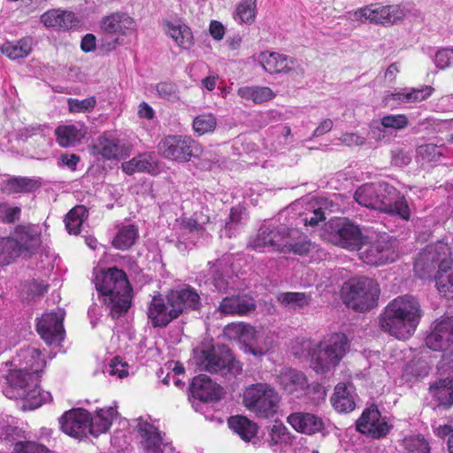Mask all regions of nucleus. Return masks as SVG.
Here are the masks:
<instances>
[{
	"label": "nucleus",
	"instance_id": "nucleus-1",
	"mask_svg": "<svg viewBox=\"0 0 453 453\" xmlns=\"http://www.w3.org/2000/svg\"><path fill=\"white\" fill-rule=\"evenodd\" d=\"M95 288L113 319L126 315L132 305L133 288L126 272L117 266L94 269Z\"/></svg>",
	"mask_w": 453,
	"mask_h": 453
},
{
	"label": "nucleus",
	"instance_id": "nucleus-2",
	"mask_svg": "<svg viewBox=\"0 0 453 453\" xmlns=\"http://www.w3.org/2000/svg\"><path fill=\"white\" fill-rule=\"evenodd\" d=\"M422 317L418 300L412 296L393 299L379 317L382 331L399 340L410 338L416 331Z\"/></svg>",
	"mask_w": 453,
	"mask_h": 453
},
{
	"label": "nucleus",
	"instance_id": "nucleus-3",
	"mask_svg": "<svg viewBox=\"0 0 453 453\" xmlns=\"http://www.w3.org/2000/svg\"><path fill=\"white\" fill-rule=\"evenodd\" d=\"M349 341L343 333H334L320 341L312 350L311 367L319 374L336 367L345 357Z\"/></svg>",
	"mask_w": 453,
	"mask_h": 453
},
{
	"label": "nucleus",
	"instance_id": "nucleus-4",
	"mask_svg": "<svg viewBox=\"0 0 453 453\" xmlns=\"http://www.w3.org/2000/svg\"><path fill=\"white\" fill-rule=\"evenodd\" d=\"M280 396L267 383H256L247 387L242 395V404L258 418H271L279 410Z\"/></svg>",
	"mask_w": 453,
	"mask_h": 453
},
{
	"label": "nucleus",
	"instance_id": "nucleus-5",
	"mask_svg": "<svg viewBox=\"0 0 453 453\" xmlns=\"http://www.w3.org/2000/svg\"><path fill=\"white\" fill-rule=\"evenodd\" d=\"M380 294L379 284L372 279L359 277L349 280L342 288V299L350 309L370 311L377 305Z\"/></svg>",
	"mask_w": 453,
	"mask_h": 453
},
{
	"label": "nucleus",
	"instance_id": "nucleus-6",
	"mask_svg": "<svg viewBox=\"0 0 453 453\" xmlns=\"http://www.w3.org/2000/svg\"><path fill=\"white\" fill-rule=\"evenodd\" d=\"M324 236L334 245L349 250L359 249L365 240L359 226L346 218L333 219L326 223Z\"/></svg>",
	"mask_w": 453,
	"mask_h": 453
},
{
	"label": "nucleus",
	"instance_id": "nucleus-7",
	"mask_svg": "<svg viewBox=\"0 0 453 453\" xmlns=\"http://www.w3.org/2000/svg\"><path fill=\"white\" fill-rule=\"evenodd\" d=\"M160 155L168 160L186 163L198 157L203 150L199 142L191 136L170 134L164 137L157 145Z\"/></svg>",
	"mask_w": 453,
	"mask_h": 453
},
{
	"label": "nucleus",
	"instance_id": "nucleus-8",
	"mask_svg": "<svg viewBox=\"0 0 453 453\" xmlns=\"http://www.w3.org/2000/svg\"><path fill=\"white\" fill-rule=\"evenodd\" d=\"M197 365L201 371L210 373L222 372L236 376L242 371V365L228 349L222 354L217 353L214 348L203 349L197 357Z\"/></svg>",
	"mask_w": 453,
	"mask_h": 453
},
{
	"label": "nucleus",
	"instance_id": "nucleus-9",
	"mask_svg": "<svg viewBox=\"0 0 453 453\" xmlns=\"http://www.w3.org/2000/svg\"><path fill=\"white\" fill-rule=\"evenodd\" d=\"M6 380L12 388L19 391V396L23 398L30 408L35 409L42 404L38 376L24 369H19L11 371L6 376Z\"/></svg>",
	"mask_w": 453,
	"mask_h": 453
},
{
	"label": "nucleus",
	"instance_id": "nucleus-10",
	"mask_svg": "<svg viewBox=\"0 0 453 453\" xmlns=\"http://www.w3.org/2000/svg\"><path fill=\"white\" fill-rule=\"evenodd\" d=\"M376 210L396 216L405 221L411 219V210L403 195L387 182H379Z\"/></svg>",
	"mask_w": 453,
	"mask_h": 453
},
{
	"label": "nucleus",
	"instance_id": "nucleus-11",
	"mask_svg": "<svg viewBox=\"0 0 453 453\" xmlns=\"http://www.w3.org/2000/svg\"><path fill=\"white\" fill-rule=\"evenodd\" d=\"M405 12L398 4L381 5L371 4L354 12V18L357 21L369 22L380 25H393L402 20Z\"/></svg>",
	"mask_w": 453,
	"mask_h": 453
},
{
	"label": "nucleus",
	"instance_id": "nucleus-12",
	"mask_svg": "<svg viewBox=\"0 0 453 453\" xmlns=\"http://www.w3.org/2000/svg\"><path fill=\"white\" fill-rule=\"evenodd\" d=\"M4 242L12 263L16 257H30L35 253L41 244V238L29 227L19 226L12 237L4 238Z\"/></svg>",
	"mask_w": 453,
	"mask_h": 453
},
{
	"label": "nucleus",
	"instance_id": "nucleus-13",
	"mask_svg": "<svg viewBox=\"0 0 453 453\" xmlns=\"http://www.w3.org/2000/svg\"><path fill=\"white\" fill-rule=\"evenodd\" d=\"M91 149L95 155H99L105 160L119 161L130 156L132 145L111 132H104L96 137Z\"/></svg>",
	"mask_w": 453,
	"mask_h": 453
},
{
	"label": "nucleus",
	"instance_id": "nucleus-14",
	"mask_svg": "<svg viewBox=\"0 0 453 453\" xmlns=\"http://www.w3.org/2000/svg\"><path fill=\"white\" fill-rule=\"evenodd\" d=\"M166 296L170 306L173 307L178 318L185 312L199 311L202 307L200 295L189 285H185L181 288L170 289Z\"/></svg>",
	"mask_w": 453,
	"mask_h": 453
},
{
	"label": "nucleus",
	"instance_id": "nucleus-15",
	"mask_svg": "<svg viewBox=\"0 0 453 453\" xmlns=\"http://www.w3.org/2000/svg\"><path fill=\"white\" fill-rule=\"evenodd\" d=\"M356 428L358 432L372 439H380L389 433L390 426L381 417L376 406L365 409L357 420Z\"/></svg>",
	"mask_w": 453,
	"mask_h": 453
},
{
	"label": "nucleus",
	"instance_id": "nucleus-16",
	"mask_svg": "<svg viewBox=\"0 0 453 453\" xmlns=\"http://www.w3.org/2000/svg\"><path fill=\"white\" fill-rule=\"evenodd\" d=\"M425 342L434 351L445 352L453 348V317H441L435 321Z\"/></svg>",
	"mask_w": 453,
	"mask_h": 453
},
{
	"label": "nucleus",
	"instance_id": "nucleus-17",
	"mask_svg": "<svg viewBox=\"0 0 453 453\" xmlns=\"http://www.w3.org/2000/svg\"><path fill=\"white\" fill-rule=\"evenodd\" d=\"M360 259L370 265L380 266L395 261V251L391 245L383 238H379L373 242L357 249Z\"/></svg>",
	"mask_w": 453,
	"mask_h": 453
},
{
	"label": "nucleus",
	"instance_id": "nucleus-18",
	"mask_svg": "<svg viewBox=\"0 0 453 453\" xmlns=\"http://www.w3.org/2000/svg\"><path fill=\"white\" fill-rule=\"evenodd\" d=\"M89 411L83 408H73L65 411L59 418L60 429L65 434L82 438L88 434Z\"/></svg>",
	"mask_w": 453,
	"mask_h": 453
},
{
	"label": "nucleus",
	"instance_id": "nucleus-19",
	"mask_svg": "<svg viewBox=\"0 0 453 453\" xmlns=\"http://www.w3.org/2000/svg\"><path fill=\"white\" fill-rule=\"evenodd\" d=\"M147 317L154 328H165L178 319L168 303L167 296H163L160 294L153 296L148 303Z\"/></svg>",
	"mask_w": 453,
	"mask_h": 453
},
{
	"label": "nucleus",
	"instance_id": "nucleus-20",
	"mask_svg": "<svg viewBox=\"0 0 453 453\" xmlns=\"http://www.w3.org/2000/svg\"><path fill=\"white\" fill-rule=\"evenodd\" d=\"M191 395L201 402H218L224 395L223 388L205 374L194 377L189 384Z\"/></svg>",
	"mask_w": 453,
	"mask_h": 453
},
{
	"label": "nucleus",
	"instance_id": "nucleus-21",
	"mask_svg": "<svg viewBox=\"0 0 453 453\" xmlns=\"http://www.w3.org/2000/svg\"><path fill=\"white\" fill-rule=\"evenodd\" d=\"M99 27L105 34L125 36L136 30V21L126 12H116L104 16Z\"/></svg>",
	"mask_w": 453,
	"mask_h": 453
},
{
	"label": "nucleus",
	"instance_id": "nucleus-22",
	"mask_svg": "<svg viewBox=\"0 0 453 453\" xmlns=\"http://www.w3.org/2000/svg\"><path fill=\"white\" fill-rule=\"evenodd\" d=\"M287 422L296 432L308 435L322 433L326 428L323 418L311 412H293L287 417Z\"/></svg>",
	"mask_w": 453,
	"mask_h": 453
},
{
	"label": "nucleus",
	"instance_id": "nucleus-23",
	"mask_svg": "<svg viewBox=\"0 0 453 453\" xmlns=\"http://www.w3.org/2000/svg\"><path fill=\"white\" fill-rule=\"evenodd\" d=\"M63 316L56 312L45 313L38 320L36 330L46 343L51 344L63 339Z\"/></svg>",
	"mask_w": 453,
	"mask_h": 453
},
{
	"label": "nucleus",
	"instance_id": "nucleus-24",
	"mask_svg": "<svg viewBox=\"0 0 453 453\" xmlns=\"http://www.w3.org/2000/svg\"><path fill=\"white\" fill-rule=\"evenodd\" d=\"M279 383L288 395L300 398L309 388L306 375L296 369L285 368L279 375Z\"/></svg>",
	"mask_w": 453,
	"mask_h": 453
},
{
	"label": "nucleus",
	"instance_id": "nucleus-25",
	"mask_svg": "<svg viewBox=\"0 0 453 453\" xmlns=\"http://www.w3.org/2000/svg\"><path fill=\"white\" fill-rule=\"evenodd\" d=\"M437 265V272H449L453 265V248L444 240L431 242L422 249Z\"/></svg>",
	"mask_w": 453,
	"mask_h": 453
},
{
	"label": "nucleus",
	"instance_id": "nucleus-26",
	"mask_svg": "<svg viewBox=\"0 0 453 453\" xmlns=\"http://www.w3.org/2000/svg\"><path fill=\"white\" fill-rule=\"evenodd\" d=\"M259 63L266 73L277 74L292 72L296 64V60L287 55L265 51L259 55Z\"/></svg>",
	"mask_w": 453,
	"mask_h": 453
},
{
	"label": "nucleus",
	"instance_id": "nucleus-27",
	"mask_svg": "<svg viewBox=\"0 0 453 453\" xmlns=\"http://www.w3.org/2000/svg\"><path fill=\"white\" fill-rule=\"evenodd\" d=\"M40 20L46 27L67 31L80 23L75 14L68 11L50 10L41 15Z\"/></svg>",
	"mask_w": 453,
	"mask_h": 453
},
{
	"label": "nucleus",
	"instance_id": "nucleus-28",
	"mask_svg": "<svg viewBox=\"0 0 453 453\" xmlns=\"http://www.w3.org/2000/svg\"><path fill=\"white\" fill-rule=\"evenodd\" d=\"M54 133L58 144L68 148L80 143L87 135L88 129L84 124H71L58 126Z\"/></svg>",
	"mask_w": 453,
	"mask_h": 453
},
{
	"label": "nucleus",
	"instance_id": "nucleus-29",
	"mask_svg": "<svg viewBox=\"0 0 453 453\" xmlns=\"http://www.w3.org/2000/svg\"><path fill=\"white\" fill-rule=\"evenodd\" d=\"M255 309L251 298L239 295L223 298L219 305V311L225 315L243 316Z\"/></svg>",
	"mask_w": 453,
	"mask_h": 453
},
{
	"label": "nucleus",
	"instance_id": "nucleus-30",
	"mask_svg": "<svg viewBox=\"0 0 453 453\" xmlns=\"http://www.w3.org/2000/svg\"><path fill=\"white\" fill-rule=\"evenodd\" d=\"M117 411L112 407L99 409L94 416L89 413L88 434L97 437L106 433L111 426Z\"/></svg>",
	"mask_w": 453,
	"mask_h": 453
},
{
	"label": "nucleus",
	"instance_id": "nucleus-31",
	"mask_svg": "<svg viewBox=\"0 0 453 453\" xmlns=\"http://www.w3.org/2000/svg\"><path fill=\"white\" fill-rule=\"evenodd\" d=\"M227 425L245 441H250L254 438L258 430L257 423L243 415L231 416L227 420Z\"/></svg>",
	"mask_w": 453,
	"mask_h": 453
},
{
	"label": "nucleus",
	"instance_id": "nucleus-32",
	"mask_svg": "<svg viewBox=\"0 0 453 453\" xmlns=\"http://www.w3.org/2000/svg\"><path fill=\"white\" fill-rule=\"evenodd\" d=\"M330 401L334 410L341 413L351 412L356 407L354 398L345 383L335 386Z\"/></svg>",
	"mask_w": 453,
	"mask_h": 453
},
{
	"label": "nucleus",
	"instance_id": "nucleus-33",
	"mask_svg": "<svg viewBox=\"0 0 453 453\" xmlns=\"http://www.w3.org/2000/svg\"><path fill=\"white\" fill-rule=\"evenodd\" d=\"M137 430L142 438V444L147 451L157 452L160 449L162 437L158 429L147 421L139 422Z\"/></svg>",
	"mask_w": 453,
	"mask_h": 453
},
{
	"label": "nucleus",
	"instance_id": "nucleus-34",
	"mask_svg": "<svg viewBox=\"0 0 453 453\" xmlns=\"http://www.w3.org/2000/svg\"><path fill=\"white\" fill-rule=\"evenodd\" d=\"M153 158L151 153H140L132 159L123 162L121 169L127 175H133L135 173H150L154 170Z\"/></svg>",
	"mask_w": 453,
	"mask_h": 453
},
{
	"label": "nucleus",
	"instance_id": "nucleus-35",
	"mask_svg": "<svg viewBox=\"0 0 453 453\" xmlns=\"http://www.w3.org/2000/svg\"><path fill=\"white\" fill-rule=\"evenodd\" d=\"M139 236L138 226L134 224L125 225L119 228L111 241V245L119 250H127Z\"/></svg>",
	"mask_w": 453,
	"mask_h": 453
},
{
	"label": "nucleus",
	"instance_id": "nucleus-36",
	"mask_svg": "<svg viewBox=\"0 0 453 453\" xmlns=\"http://www.w3.org/2000/svg\"><path fill=\"white\" fill-rule=\"evenodd\" d=\"M42 185L41 178L12 177L5 181V188L9 193H32Z\"/></svg>",
	"mask_w": 453,
	"mask_h": 453
},
{
	"label": "nucleus",
	"instance_id": "nucleus-37",
	"mask_svg": "<svg viewBox=\"0 0 453 453\" xmlns=\"http://www.w3.org/2000/svg\"><path fill=\"white\" fill-rule=\"evenodd\" d=\"M438 270L437 265L426 253L421 250L414 261L413 271L415 276L421 280H434V274Z\"/></svg>",
	"mask_w": 453,
	"mask_h": 453
},
{
	"label": "nucleus",
	"instance_id": "nucleus-38",
	"mask_svg": "<svg viewBox=\"0 0 453 453\" xmlns=\"http://www.w3.org/2000/svg\"><path fill=\"white\" fill-rule=\"evenodd\" d=\"M430 391L439 405L450 408L453 405V379H443L430 387Z\"/></svg>",
	"mask_w": 453,
	"mask_h": 453
},
{
	"label": "nucleus",
	"instance_id": "nucleus-39",
	"mask_svg": "<svg viewBox=\"0 0 453 453\" xmlns=\"http://www.w3.org/2000/svg\"><path fill=\"white\" fill-rule=\"evenodd\" d=\"M167 34L183 50H188L194 43L193 33L185 24L166 23Z\"/></svg>",
	"mask_w": 453,
	"mask_h": 453
},
{
	"label": "nucleus",
	"instance_id": "nucleus-40",
	"mask_svg": "<svg viewBox=\"0 0 453 453\" xmlns=\"http://www.w3.org/2000/svg\"><path fill=\"white\" fill-rule=\"evenodd\" d=\"M88 211L84 205H76L65 217V225L71 234H79L83 222L88 219Z\"/></svg>",
	"mask_w": 453,
	"mask_h": 453
},
{
	"label": "nucleus",
	"instance_id": "nucleus-41",
	"mask_svg": "<svg viewBox=\"0 0 453 453\" xmlns=\"http://www.w3.org/2000/svg\"><path fill=\"white\" fill-rule=\"evenodd\" d=\"M378 189L379 182L363 184L356 190L354 198L360 205L376 210Z\"/></svg>",
	"mask_w": 453,
	"mask_h": 453
},
{
	"label": "nucleus",
	"instance_id": "nucleus-42",
	"mask_svg": "<svg viewBox=\"0 0 453 453\" xmlns=\"http://www.w3.org/2000/svg\"><path fill=\"white\" fill-rule=\"evenodd\" d=\"M0 50L3 54L12 60L26 58L32 50L31 39L23 38L15 42H5Z\"/></svg>",
	"mask_w": 453,
	"mask_h": 453
},
{
	"label": "nucleus",
	"instance_id": "nucleus-43",
	"mask_svg": "<svg viewBox=\"0 0 453 453\" xmlns=\"http://www.w3.org/2000/svg\"><path fill=\"white\" fill-rule=\"evenodd\" d=\"M237 94L245 100H251L254 104H263L275 96L273 91L268 87H242L237 90Z\"/></svg>",
	"mask_w": 453,
	"mask_h": 453
},
{
	"label": "nucleus",
	"instance_id": "nucleus-44",
	"mask_svg": "<svg viewBox=\"0 0 453 453\" xmlns=\"http://www.w3.org/2000/svg\"><path fill=\"white\" fill-rule=\"evenodd\" d=\"M218 125L216 116L211 112H203L196 115L192 122V129L195 134L202 136L212 134Z\"/></svg>",
	"mask_w": 453,
	"mask_h": 453
},
{
	"label": "nucleus",
	"instance_id": "nucleus-45",
	"mask_svg": "<svg viewBox=\"0 0 453 453\" xmlns=\"http://www.w3.org/2000/svg\"><path fill=\"white\" fill-rule=\"evenodd\" d=\"M257 13V0H241L235 7L234 18L240 23L251 25Z\"/></svg>",
	"mask_w": 453,
	"mask_h": 453
},
{
	"label": "nucleus",
	"instance_id": "nucleus-46",
	"mask_svg": "<svg viewBox=\"0 0 453 453\" xmlns=\"http://www.w3.org/2000/svg\"><path fill=\"white\" fill-rule=\"evenodd\" d=\"M24 359L26 365L23 369L33 375L38 376V380H40V372L43 371L46 365L44 355L35 349H27L24 353Z\"/></svg>",
	"mask_w": 453,
	"mask_h": 453
},
{
	"label": "nucleus",
	"instance_id": "nucleus-47",
	"mask_svg": "<svg viewBox=\"0 0 453 453\" xmlns=\"http://www.w3.org/2000/svg\"><path fill=\"white\" fill-rule=\"evenodd\" d=\"M403 453H430L429 441L422 434L405 436L402 441Z\"/></svg>",
	"mask_w": 453,
	"mask_h": 453
},
{
	"label": "nucleus",
	"instance_id": "nucleus-48",
	"mask_svg": "<svg viewBox=\"0 0 453 453\" xmlns=\"http://www.w3.org/2000/svg\"><path fill=\"white\" fill-rule=\"evenodd\" d=\"M449 272H436L434 274V280L436 288L440 294L449 299L453 298V272L447 274Z\"/></svg>",
	"mask_w": 453,
	"mask_h": 453
},
{
	"label": "nucleus",
	"instance_id": "nucleus-49",
	"mask_svg": "<svg viewBox=\"0 0 453 453\" xmlns=\"http://www.w3.org/2000/svg\"><path fill=\"white\" fill-rule=\"evenodd\" d=\"M278 301L284 305H290L293 308H303L310 303L306 294L300 292H286L278 296Z\"/></svg>",
	"mask_w": 453,
	"mask_h": 453
},
{
	"label": "nucleus",
	"instance_id": "nucleus-50",
	"mask_svg": "<svg viewBox=\"0 0 453 453\" xmlns=\"http://www.w3.org/2000/svg\"><path fill=\"white\" fill-rule=\"evenodd\" d=\"M252 327L244 323H229L224 327L223 333L226 338L234 341H242L251 333Z\"/></svg>",
	"mask_w": 453,
	"mask_h": 453
},
{
	"label": "nucleus",
	"instance_id": "nucleus-51",
	"mask_svg": "<svg viewBox=\"0 0 453 453\" xmlns=\"http://www.w3.org/2000/svg\"><path fill=\"white\" fill-rule=\"evenodd\" d=\"M67 104L72 113L91 112L96 105V99L95 96H88L82 100L68 98Z\"/></svg>",
	"mask_w": 453,
	"mask_h": 453
},
{
	"label": "nucleus",
	"instance_id": "nucleus-52",
	"mask_svg": "<svg viewBox=\"0 0 453 453\" xmlns=\"http://www.w3.org/2000/svg\"><path fill=\"white\" fill-rule=\"evenodd\" d=\"M416 153L417 157L419 160L425 162H436L442 156L441 149L434 143H427L418 146L417 148Z\"/></svg>",
	"mask_w": 453,
	"mask_h": 453
},
{
	"label": "nucleus",
	"instance_id": "nucleus-53",
	"mask_svg": "<svg viewBox=\"0 0 453 453\" xmlns=\"http://www.w3.org/2000/svg\"><path fill=\"white\" fill-rule=\"evenodd\" d=\"M289 440V432L280 421H275L269 429V443L271 446L287 442Z\"/></svg>",
	"mask_w": 453,
	"mask_h": 453
},
{
	"label": "nucleus",
	"instance_id": "nucleus-54",
	"mask_svg": "<svg viewBox=\"0 0 453 453\" xmlns=\"http://www.w3.org/2000/svg\"><path fill=\"white\" fill-rule=\"evenodd\" d=\"M272 227L263 226L258 229L257 235L250 240L249 246L253 250L265 247L272 248Z\"/></svg>",
	"mask_w": 453,
	"mask_h": 453
},
{
	"label": "nucleus",
	"instance_id": "nucleus-55",
	"mask_svg": "<svg viewBox=\"0 0 453 453\" xmlns=\"http://www.w3.org/2000/svg\"><path fill=\"white\" fill-rule=\"evenodd\" d=\"M12 453H51L43 444L33 441H19L14 443Z\"/></svg>",
	"mask_w": 453,
	"mask_h": 453
},
{
	"label": "nucleus",
	"instance_id": "nucleus-56",
	"mask_svg": "<svg viewBox=\"0 0 453 453\" xmlns=\"http://www.w3.org/2000/svg\"><path fill=\"white\" fill-rule=\"evenodd\" d=\"M157 95L168 101L179 100V88L176 83L173 81H161L156 86Z\"/></svg>",
	"mask_w": 453,
	"mask_h": 453
},
{
	"label": "nucleus",
	"instance_id": "nucleus-57",
	"mask_svg": "<svg viewBox=\"0 0 453 453\" xmlns=\"http://www.w3.org/2000/svg\"><path fill=\"white\" fill-rule=\"evenodd\" d=\"M380 123L385 128L402 130L407 127L409 119L405 114H390L381 118Z\"/></svg>",
	"mask_w": 453,
	"mask_h": 453
},
{
	"label": "nucleus",
	"instance_id": "nucleus-58",
	"mask_svg": "<svg viewBox=\"0 0 453 453\" xmlns=\"http://www.w3.org/2000/svg\"><path fill=\"white\" fill-rule=\"evenodd\" d=\"M288 227H272V249L280 253H285L288 242L287 238Z\"/></svg>",
	"mask_w": 453,
	"mask_h": 453
},
{
	"label": "nucleus",
	"instance_id": "nucleus-59",
	"mask_svg": "<svg viewBox=\"0 0 453 453\" xmlns=\"http://www.w3.org/2000/svg\"><path fill=\"white\" fill-rule=\"evenodd\" d=\"M311 241L308 236L301 234V237L293 244L287 245L285 253H293L299 256L307 255L311 250Z\"/></svg>",
	"mask_w": 453,
	"mask_h": 453
},
{
	"label": "nucleus",
	"instance_id": "nucleus-60",
	"mask_svg": "<svg viewBox=\"0 0 453 453\" xmlns=\"http://www.w3.org/2000/svg\"><path fill=\"white\" fill-rule=\"evenodd\" d=\"M431 86H422L419 88H412L411 91L405 92V103H417L427 99L434 92Z\"/></svg>",
	"mask_w": 453,
	"mask_h": 453
},
{
	"label": "nucleus",
	"instance_id": "nucleus-61",
	"mask_svg": "<svg viewBox=\"0 0 453 453\" xmlns=\"http://www.w3.org/2000/svg\"><path fill=\"white\" fill-rule=\"evenodd\" d=\"M21 213L19 207H11L6 203H0V219L5 223H13L19 219Z\"/></svg>",
	"mask_w": 453,
	"mask_h": 453
},
{
	"label": "nucleus",
	"instance_id": "nucleus-62",
	"mask_svg": "<svg viewBox=\"0 0 453 453\" xmlns=\"http://www.w3.org/2000/svg\"><path fill=\"white\" fill-rule=\"evenodd\" d=\"M435 65L440 69H445L453 62V49H441L438 50L434 58Z\"/></svg>",
	"mask_w": 453,
	"mask_h": 453
},
{
	"label": "nucleus",
	"instance_id": "nucleus-63",
	"mask_svg": "<svg viewBox=\"0 0 453 453\" xmlns=\"http://www.w3.org/2000/svg\"><path fill=\"white\" fill-rule=\"evenodd\" d=\"M127 364L123 362L119 357H114L110 364L109 373L111 375H117L119 378L123 379L128 375Z\"/></svg>",
	"mask_w": 453,
	"mask_h": 453
},
{
	"label": "nucleus",
	"instance_id": "nucleus-64",
	"mask_svg": "<svg viewBox=\"0 0 453 453\" xmlns=\"http://www.w3.org/2000/svg\"><path fill=\"white\" fill-rule=\"evenodd\" d=\"M411 156L401 148H397L392 151V164L394 165L402 167L411 163Z\"/></svg>",
	"mask_w": 453,
	"mask_h": 453
}]
</instances>
